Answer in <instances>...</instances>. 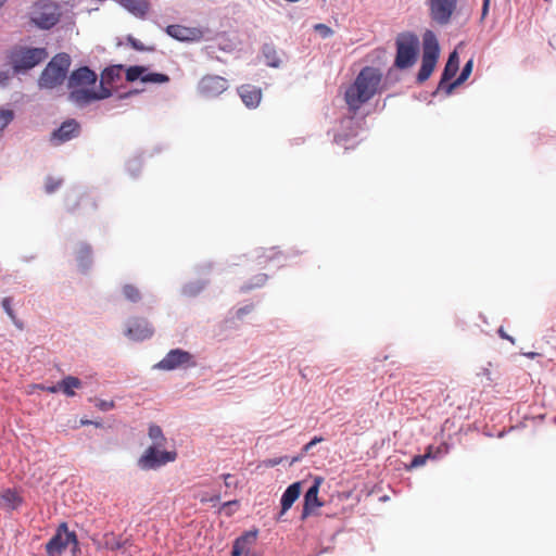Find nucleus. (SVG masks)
Masks as SVG:
<instances>
[{"mask_svg": "<svg viewBox=\"0 0 556 556\" xmlns=\"http://www.w3.org/2000/svg\"><path fill=\"white\" fill-rule=\"evenodd\" d=\"M381 81L382 74L378 68L372 66L363 67L344 92V101L349 111L356 114L365 103L379 92Z\"/></svg>", "mask_w": 556, "mask_h": 556, "instance_id": "obj_1", "label": "nucleus"}, {"mask_svg": "<svg viewBox=\"0 0 556 556\" xmlns=\"http://www.w3.org/2000/svg\"><path fill=\"white\" fill-rule=\"evenodd\" d=\"M96 81L97 75L89 67L84 66L75 70L68 78L70 100L79 106H84L93 101L109 98L111 90L106 87H102L100 92L90 89Z\"/></svg>", "mask_w": 556, "mask_h": 556, "instance_id": "obj_2", "label": "nucleus"}, {"mask_svg": "<svg viewBox=\"0 0 556 556\" xmlns=\"http://www.w3.org/2000/svg\"><path fill=\"white\" fill-rule=\"evenodd\" d=\"M49 56L46 48L14 46L7 53L8 64L14 74L26 73L42 63Z\"/></svg>", "mask_w": 556, "mask_h": 556, "instance_id": "obj_3", "label": "nucleus"}, {"mask_svg": "<svg viewBox=\"0 0 556 556\" xmlns=\"http://www.w3.org/2000/svg\"><path fill=\"white\" fill-rule=\"evenodd\" d=\"M71 58L66 53H59L52 58L42 71L38 85L40 88L53 89L60 86L68 72Z\"/></svg>", "mask_w": 556, "mask_h": 556, "instance_id": "obj_4", "label": "nucleus"}, {"mask_svg": "<svg viewBox=\"0 0 556 556\" xmlns=\"http://www.w3.org/2000/svg\"><path fill=\"white\" fill-rule=\"evenodd\" d=\"M440 54V47L433 31L427 30L422 36L421 66L417 74L419 83L426 81L432 74Z\"/></svg>", "mask_w": 556, "mask_h": 556, "instance_id": "obj_5", "label": "nucleus"}, {"mask_svg": "<svg viewBox=\"0 0 556 556\" xmlns=\"http://www.w3.org/2000/svg\"><path fill=\"white\" fill-rule=\"evenodd\" d=\"M396 56L394 65L404 70L413 66L419 51V39L415 34L402 33L396 37Z\"/></svg>", "mask_w": 556, "mask_h": 556, "instance_id": "obj_6", "label": "nucleus"}, {"mask_svg": "<svg viewBox=\"0 0 556 556\" xmlns=\"http://www.w3.org/2000/svg\"><path fill=\"white\" fill-rule=\"evenodd\" d=\"M71 543L77 546V535L74 531H68L66 522H62L54 535L46 544V553L49 556L61 555Z\"/></svg>", "mask_w": 556, "mask_h": 556, "instance_id": "obj_7", "label": "nucleus"}, {"mask_svg": "<svg viewBox=\"0 0 556 556\" xmlns=\"http://www.w3.org/2000/svg\"><path fill=\"white\" fill-rule=\"evenodd\" d=\"M160 447L161 446L152 445L144 451V453L138 460V465L140 466L141 469H155L176 459V452H160Z\"/></svg>", "mask_w": 556, "mask_h": 556, "instance_id": "obj_8", "label": "nucleus"}, {"mask_svg": "<svg viewBox=\"0 0 556 556\" xmlns=\"http://www.w3.org/2000/svg\"><path fill=\"white\" fill-rule=\"evenodd\" d=\"M430 18L439 25H447L456 9L457 0H428Z\"/></svg>", "mask_w": 556, "mask_h": 556, "instance_id": "obj_9", "label": "nucleus"}, {"mask_svg": "<svg viewBox=\"0 0 556 556\" xmlns=\"http://www.w3.org/2000/svg\"><path fill=\"white\" fill-rule=\"evenodd\" d=\"M193 355L181 349L170 350L155 367L163 370H174L179 367H194Z\"/></svg>", "mask_w": 556, "mask_h": 556, "instance_id": "obj_10", "label": "nucleus"}, {"mask_svg": "<svg viewBox=\"0 0 556 556\" xmlns=\"http://www.w3.org/2000/svg\"><path fill=\"white\" fill-rule=\"evenodd\" d=\"M227 88V80L218 75H205L198 84V91L204 98H215Z\"/></svg>", "mask_w": 556, "mask_h": 556, "instance_id": "obj_11", "label": "nucleus"}, {"mask_svg": "<svg viewBox=\"0 0 556 556\" xmlns=\"http://www.w3.org/2000/svg\"><path fill=\"white\" fill-rule=\"evenodd\" d=\"M154 329L148 319L143 317H134L129 319L125 336L134 341H143L150 339Z\"/></svg>", "mask_w": 556, "mask_h": 556, "instance_id": "obj_12", "label": "nucleus"}, {"mask_svg": "<svg viewBox=\"0 0 556 556\" xmlns=\"http://www.w3.org/2000/svg\"><path fill=\"white\" fill-rule=\"evenodd\" d=\"M80 134V125L76 119H67L55 129L50 136V142L53 146L63 144L74 138H77Z\"/></svg>", "mask_w": 556, "mask_h": 556, "instance_id": "obj_13", "label": "nucleus"}, {"mask_svg": "<svg viewBox=\"0 0 556 556\" xmlns=\"http://www.w3.org/2000/svg\"><path fill=\"white\" fill-rule=\"evenodd\" d=\"M60 15L58 9L52 4H45L34 12V23L43 29L53 27L59 22Z\"/></svg>", "mask_w": 556, "mask_h": 556, "instance_id": "obj_14", "label": "nucleus"}, {"mask_svg": "<svg viewBox=\"0 0 556 556\" xmlns=\"http://www.w3.org/2000/svg\"><path fill=\"white\" fill-rule=\"evenodd\" d=\"M320 486V479H316L313 485L306 491L304 495L303 510L301 514V520H305L313 511L323 506V503L318 498V492Z\"/></svg>", "mask_w": 556, "mask_h": 556, "instance_id": "obj_15", "label": "nucleus"}, {"mask_svg": "<svg viewBox=\"0 0 556 556\" xmlns=\"http://www.w3.org/2000/svg\"><path fill=\"white\" fill-rule=\"evenodd\" d=\"M458 67H459V58H458V53L456 51H453L450 56H448V60L445 64V67L443 70V73H442V76H441V80L439 83V86H438V89L439 90H442L446 93V88H447V85H450L451 83H448L457 73L458 71Z\"/></svg>", "mask_w": 556, "mask_h": 556, "instance_id": "obj_16", "label": "nucleus"}, {"mask_svg": "<svg viewBox=\"0 0 556 556\" xmlns=\"http://www.w3.org/2000/svg\"><path fill=\"white\" fill-rule=\"evenodd\" d=\"M166 33L180 41L197 40L201 37V30L198 28L186 27L182 25H168Z\"/></svg>", "mask_w": 556, "mask_h": 556, "instance_id": "obj_17", "label": "nucleus"}, {"mask_svg": "<svg viewBox=\"0 0 556 556\" xmlns=\"http://www.w3.org/2000/svg\"><path fill=\"white\" fill-rule=\"evenodd\" d=\"M301 491V482H294L287 488V490L283 492L281 496V511L278 517V520L283 514H286L292 507L294 502L299 498Z\"/></svg>", "mask_w": 556, "mask_h": 556, "instance_id": "obj_18", "label": "nucleus"}, {"mask_svg": "<svg viewBox=\"0 0 556 556\" xmlns=\"http://www.w3.org/2000/svg\"><path fill=\"white\" fill-rule=\"evenodd\" d=\"M238 92L248 108H256L262 99V90L252 85H242Z\"/></svg>", "mask_w": 556, "mask_h": 556, "instance_id": "obj_19", "label": "nucleus"}, {"mask_svg": "<svg viewBox=\"0 0 556 556\" xmlns=\"http://www.w3.org/2000/svg\"><path fill=\"white\" fill-rule=\"evenodd\" d=\"M23 502L22 496L14 489L0 491V507L7 510L16 509Z\"/></svg>", "mask_w": 556, "mask_h": 556, "instance_id": "obj_20", "label": "nucleus"}, {"mask_svg": "<svg viewBox=\"0 0 556 556\" xmlns=\"http://www.w3.org/2000/svg\"><path fill=\"white\" fill-rule=\"evenodd\" d=\"M119 3L136 16L143 17L149 11L148 0H118Z\"/></svg>", "mask_w": 556, "mask_h": 556, "instance_id": "obj_21", "label": "nucleus"}, {"mask_svg": "<svg viewBox=\"0 0 556 556\" xmlns=\"http://www.w3.org/2000/svg\"><path fill=\"white\" fill-rule=\"evenodd\" d=\"M59 383V391L63 392L66 396H74L75 389H79L83 386L80 379L74 376H66Z\"/></svg>", "mask_w": 556, "mask_h": 556, "instance_id": "obj_22", "label": "nucleus"}, {"mask_svg": "<svg viewBox=\"0 0 556 556\" xmlns=\"http://www.w3.org/2000/svg\"><path fill=\"white\" fill-rule=\"evenodd\" d=\"M472 67H473V61H472V59H470L464 65L460 75L453 83L447 85L446 94H450L453 91L454 88H456L457 86L462 85L464 81H466L468 79V77L470 76V74L472 72Z\"/></svg>", "mask_w": 556, "mask_h": 556, "instance_id": "obj_23", "label": "nucleus"}, {"mask_svg": "<svg viewBox=\"0 0 556 556\" xmlns=\"http://www.w3.org/2000/svg\"><path fill=\"white\" fill-rule=\"evenodd\" d=\"M123 65H114L105 68L101 75V88L111 85L119 78Z\"/></svg>", "mask_w": 556, "mask_h": 556, "instance_id": "obj_24", "label": "nucleus"}, {"mask_svg": "<svg viewBox=\"0 0 556 556\" xmlns=\"http://www.w3.org/2000/svg\"><path fill=\"white\" fill-rule=\"evenodd\" d=\"M76 258L81 268H87L91 263V248L87 244H80L76 252Z\"/></svg>", "mask_w": 556, "mask_h": 556, "instance_id": "obj_25", "label": "nucleus"}, {"mask_svg": "<svg viewBox=\"0 0 556 556\" xmlns=\"http://www.w3.org/2000/svg\"><path fill=\"white\" fill-rule=\"evenodd\" d=\"M122 292H123V295L125 296V299L131 303H138L142 299V294H141L139 288L131 283H127V285L123 286Z\"/></svg>", "mask_w": 556, "mask_h": 556, "instance_id": "obj_26", "label": "nucleus"}, {"mask_svg": "<svg viewBox=\"0 0 556 556\" xmlns=\"http://www.w3.org/2000/svg\"><path fill=\"white\" fill-rule=\"evenodd\" d=\"M263 54L266 59V63L268 66L278 67L280 64V59L277 54L276 49L273 46L265 45L263 48Z\"/></svg>", "mask_w": 556, "mask_h": 556, "instance_id": "obj_27", "label": "nucleus"}, {"mask_svg": "<svg viewBox=\"0 0 556 556\" xmlns=\"http://www.w3.org/2000/svg\"><path fill=\"white\" fill-rule=\"evenodd\" d=\"M149 437L154 441L155 446H164L166 443V438L163 434L161 427L157 425H151L149 427Z\"/></svg>", "mask_w": 556, "mask_h": 556, "instance_id": "obj_28", "label": "nucleus"}, {"mask_svg": "<svg viewBox=\"0 0 556 556\" xmlns=\"http://www.w3.org/2000/svg\"><path fill=\"white\" fill-rule=\"evenodd\" d=\"M255 536H256V532L247 533L245 535L238 538L233 543L231 555L232 556H241L243 554L244 545L248 542V540L250 538L255 539Z\"/></svg>", "mask_w": 556, "mask_h": 556, "instance_id": "obj_29", "label": "nucleus"}, {"mask_svg": "<svg viewBox=\"0 0 556 556\" xmlns=\"http://www.w3.org/2000/svg\"><path fill=\"white\" fill-rule=\"evenodd\" d=\"M147 72V68L144 66H130L126 70V80L129 83H132L137 79H141L143 74Z\"/></svg>", "mask_w": 556, "mask_h": 556, "instance_id": "obj_30", "label": "nucleus"}, {"mask_svg": "<svg viewBox=\"0 0 556 556\" xmlns=\"http://www.w3.org/2000/svg\"><path fill=\"white\" fill-rule=\"evenodd\" d=\"M429 458H433L432 446L428 447V451L426 454L414 456L407 468L413 469V468L424 466L426 464L427 459H429Z\"/></svg>", "mask_w": 556, "mask_h": 556, "instance_id": "obj_31", "label": "nucleus"}, {"mask_svg": "<svg viewBox=\"0 0 556 556\" xmlns=\"http://www.w3.org/2000/svg\"><path fill=\"white\" fill-rule=\"evenodd\" d=\"M142 83H153V84H164L169 81V77L165 74L161 73H150V74H143L141 77Z\"/></svg>", "mask_w": 556, "mask_h": 556, "instance_id": "obj_32", "label": "nucleus"}, {"mask_svg": "<svg viewBox=\"0 0 556 556\" xmlns=\"http://www.w3.org/2000/svg\"><path fill=\"white\" fill-rule=\"evenodd\" d=\"M13 119L11 110H0V131L3 130Z\"/></svg>", "mask_w": 556, "mask_h": 556, "instance_id": "obj_33", "label": "nucleus"}, {"mask_svg": "<svg viewBox=\"0 0 556 556\" xmlns=\"http://www.w3.org/2000/svg\"><path fill=\"white\" fill-rule=\"evenodd\" d=\"M62 185L61 179H56L53 177H48L45 184L46 192L47 193H53L55 190L60 188Z\"/></svg>", "mask_w": 556, "mask_h": 556, "instance_id": "obj_34", "label": "nucleus"}, {"mask_svg": "<svg viewBox=\"0 0 556 556\" xmlns=\"http://www.w3.org/2000/svg\"><path fill=\"white\" fill-rule=\"evenodd\" d=\"M314 28L323 38H328L333 34V30L325 24H316Z\"/></svg>", "mask_w": 556, "mask_h": 556, "instance_id": "obj_35", "label": "nucleus"}, {"mask_svg": "<svg viewBox=\"0 0 556 556\" xmlns=\"http://www.w3.org/2000/svg\"><path fill=\"white\" fill-rule=\"evenodd\" d=\"M2 307L4 308L5 313L10 316V318L16 324L15 314L11 307V299L10 298H4L2 300Z\"/></svg>", "mask_w": 556, "mask_h": 556, "instance_id": "obj_36", "label": "nucleus"}, {"mask_svg": "<svg viewBox=\"0 0 556 556\" xmlns=\"http://www.w3.org/2000/svg\"><path fill=\"white\" fill-rule=\"evenodd\" d=\"M127 42L137 51H144L147 48L143 46L141 41L134 38L132 36L127 37Z\"/></svg>", "mask_w": 556, "mask_h": 556, "instance_id": "obj_37", "label": "nucleus"}, {"mask_svg": "<svg viewBox=\"0 0 556 556\" xmlns=\"http://www.w3.org/2000/svg\"><path fill=\"white\" fill-rule=\"evenodd\" d=\"M34 388L42 390V391H47L49 393H56V392H59V383L55 384V386H51V387H46L43 384H35Z\"/></svg>", "mask_w": 556, "mask_h": 556, "instance_id": "obj_38", "label": "nucleus"}, {"mask_svg": "<svg viewBox=\"0 0 556 556\" xmlns=\"http://www.w3.org/2000/svg\"><path fill=\"white\" fill-rule=\"evenodd\" d=\"M101 410L103 412H106V410H110L114 407V402L113 401H110V402H106V401H100L99 404L97 405Z\"/></svg>", "mask_w": 556, "mask_h": 556, "instance_id": "obj_39", "label": "nucleus"}, {"mask_svg": "<svg viewBox=\"0 0 556 556\" xmlns=\"http://www.w3.org/2000/svg\"><path fill=\"white\" fill-rule=\"evenodd\" d=\"M490 2L491 0H483L481 20H484L486 17L489 13Z\"/></svg>", "mask_w": 556, "mask_h": 556, "instance_id": "obj_40", "label": "nucleus"}, {"mask_svg": "<svg viewBox=\"0 0 556 556\" xmlns=\"http://www.w3.org/2000/svg\"><path fill=\"white\" fill-rule=\"evenodd\" d=\"M498 333H500V336H501L503 339H507V340H509L510 342H514V341H513V339H511L508 334H506V333L504 332L503 328H500V329H498Z\"/></svg>", "mask_w": 556, "mask_h": 556, "instance_id": "obj_41", "label": "nucleus"}, {"mask_svg": "<svg viewBox=\"0 0 556 556\" xmlns=\"http://www.w3.org/2000/svg\"><path fill=\"white\" fill-rule=\"evenodd\" d=\"M230 479H231V475L230 473L224 475L225 485L228 486V488L231 485Z\"/></svg>", "mask_w": 556, "mask_h": 556, "instance_id": "obj_42", "label": "nucleus"}, {"mask_svg": "<svg viewBox=\"0 0 556 556\" xmlns=\"http://www.w3.org/2000/svg\"><path fill=\"white\" fill-rule=\"evenodd\" d=\"M315 445V441H309L305 446H304V451L307 452L309 451L313 446Z\"/></svg>", "mask_w": 556, "mask_h": 556, "instance_id": "obj_43", "label": "nucleus"}, {"mask_svg": "<svg viewBox=\"0 0 556 556\" xmlns=\"http://www.w3.org/2000/svg\"><path fill=\"white\" fill-rule=\"evenodd\" d=\"M238 504V501H229L227 503L224 504V506H230V505H237Z\"/></svg>", "mask_w": 556, "mask_h": 556, "instance_id": "obj_44", "label": "nucleus"}, {"mask_svg": "<svg viewBox=\"0 0 556 556\" xmlns=\"http://www.w3.org/2000/svg\"><path fill=\"white\" fill-rule=\"evenodd\" d=\"M312 441H315V444H317L318 442L323 441V438L321 437H315L314 439H312Z\"/></svg>", "mask_w": 556, "mask_h": 556, "instance_id": "obj_45", "label": "nucleus"}, {"mask_svg": "<svg viewBox=\"0 0 556 556\" xmlns=\"http://www.w3.org/2000/svg\"><path fill=\"white\" fill-rule=\"evenodd\" d=\"M279 463H280V460H270V462H269V465H270V466H276V465H278Z\"/></svg>", "mask_w": 556, "mask_h": 556, "instance_id": "obj_46", "label": "nucleus"}, {"mask_svg": "<svg viewBox=\"0 0 556 556\" xmlns=\"http://www.w3.org/2000/svg\"><path fill=\"white\" fill-rule=\"evenodd\" d=\"M89 424H91V421H89V420H81V425H89Z\"/></svg>", "mask_w": 556, "mask_h": 556, "instance_id": "obj_47", "label": "nucleus"}, {"mask_svg": "<svg viewBox=\"0 0 556 556\" xmlns=\"http://www.w3.org/2000/svg\"><path fill=\"white\" fill-rule=\"evenodd\" d=\"M7 2V0H0V8Z\"/></svg>", "mask_w": 556, "mask_h": 556, "instance_id": "obj_48", "label": "nucleus"}]
</instances>
